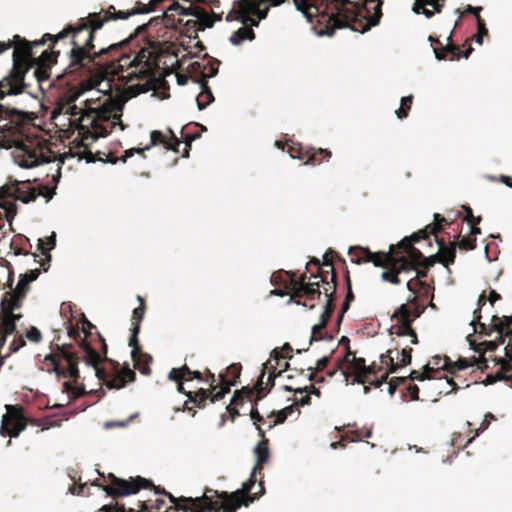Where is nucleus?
<instances>
[{
    "mask_svg": "<svg viewBox=\"0 0 512 512\" xmlns=\"http://www.w3.org/2000/svg\"><path fill=\"white\" fill-rule=\"evenodd\" d=\"M482 318L481 311L475 310L474 311V319L470 323L474 327V332L478 333L480 335L484 336H491L492 332H497V329H494L492 325L494 324L493 318L491 319V323L489 325H486L485 323H482L480 320Z\"/></svg>",
    "mask_w": 512,
    "mask_h": 512,
    "instance_id": "ea45409f",
    "label": "nucleus"
},
{
    "mask_svg": "<svg viewBox=\"0 0 512 512\" xmlns=\"http://www.w3.org/2000/svg\"><path fill=\"white\" fill-rule=\"evenodd\" d=\"M509 336L510 335H506V331H502V333L498 331V336L493 341H484L476 344L475 341L471 340L472 335H469L467 339L470 343L471 348L476 352L480 353L479 357H482L484 356V353L486 351H495L500 344H503L505 342V337Z\"/></svg>",
    "mask_w": 512,
    "mask_h": 512,
    "instance_id": "2f4dec72",
    "label": "nucleus"
},
{
    "mask_svg": "<svg viewBox=\"0 0 512 512\" xmlns=\"http://www.w3.org/2000/svg\"><path fill=\"white\" fill-rule=\"evenodd\" d=\"M319 283L322 282L324 284V294L328 299H332V303L335 304L336 300V288H337V277L336 273L331 274V280H327L326 275H322L319 277Z\"/></svg>",
    "mask_w": 512,
    "mask_h": 512,
    "instance_id": "79ce46f5",
    "label": "nucleus"
},
{
    "mask_svg": "<svg viewBox=\"0 0 512 512\" xmlns=\"http://www.w3.org/2000/svg\"><path fill=\"white\" fill-rule=\"evenodd\" d=\"M29 289V284L25 278L20 277L15 290L7 292L1 300L0 309V348L6 342L8 336L13 335L16 331V321L22 315L15 314L14 311L22 305V300Z\"/></svg>",
    "mask_w": 512,
    "mask_h": 512,
    "instance_id": "ddd939ff",
    "label": "nucleus"
},
{
    "mask_svg": "<svg viewBox=\"0 0 512 512\" xmlns=\"http://www.w3.org/2000/svg\"><path fill=\"white\" fill-rule=\"evenodd\" d=\"M141 14V11L139 10V7L135 4V6L126 12L124 11H117L113 5H110L106 10L101 9L99 12H92L89 13V18L93 21H100L101 22V28L104 26L105 23L111 21V20H118V19H127L130 16Z\"/></svg>",
    "mask_w": 512,
    "mask_h": 512,
    "instance_id": "b1692460",
    "label": "nucleus"
},
{
    "mask_svg": "<svg viewBox=\"0 0 512 512\" xmlns=\"http://www.w3.org/2000/svg\"><path fill=\"white\" fill-rule=\"evenodd\" d=\"M178 383L177 391L179 393H183L188 397L189 402H192L196 407L202 409L206 406V401L209 399L211 401V392L204 388H199L195 392L185 391L184 389V381L185 380H174Z\"/></svg>",
    "mask_w": 512,
    "mask_h": 512,
    "instance_id": "c85d7f7f",
    "label": "nucleus"
},
{
    "mask_svg": "<svg viewBox=\"0 0 512 512\" xmlns=\"http://www.w3.org/2000/svg\"><path fill=\"white\" fill-rule=\"evenodd\" d=\"M63 76H66L64 73L62 75L57 76V80L62 78ZM74 80H76L78 77L72 75ZM81 76L80 78H82ZM85 79H82L78 85H70L67 89L63 90L60 94L65 97V99L68 100L71 104L75 103V101L79 98V96L88 90L96 88L98 91L103 92L106 94V90L102 89L101 87V81L98 80V78H95L93 75V72L88 75L84 76Z\"/></svg>",
    "mask_w": 512,
    "mask_h": 512,
    "instance_id": "aec40b11",
    "label": "nucleus"
},
{
    "mask_svg": "<svg viewBox=\"0 0 512 512\" xmlns=\"http://www.w3.org/2000/svg\"><path fill=\"white\" fill-rule=\"evenodd\" d=\"M199 83L201 85L202 91L197 96L196 101L199 110H203L214 101V96L206 80H199Z\"/></svg>",
    "mask_w": 512,
    "mask_h": 512,
    "instance_id": "a19ab883",
    "label": "nucleus"
},
{
    "mask_svg": "<svg viewBox=\"0 0 512 512\" xmlns=\"http://www.w3.org/2000/svg\"><path fill=\"white\" fill-rule=\"evenodd\" d=\"M452 222H449L442 215L435 213L434 214V223L426 225L423 229L420 230V233H423L424 236L434 235L435 237L439 232L443 230V225H450Z\"/></svg>",
    "mask_w": 512,
    "mask_h": 512,
    "instance_id": "58836bf2",
    "label": "nucleus"
},
{
    "mask_svg": "<svg viewBox=\"0 0 512 512\" xmlns=\"http://www.w3.org/2000/svg\"><path fill=\"white\" fill-rule=\"evenodd\" d=\"M445 0H415L413 11L416 14H423L431 18L435 13H440L444 7Z\"/></svg>",
    "mask_w": 512,
    "mask_h": 512,
    "instance_id": "7c9ffc66",
    "label": "nucleus"
},
{
    "mask_svg": "<svg viewBox=\"0 0 512 512\" xmlns=\"http://www.w3.org/2000/svg\"><path fill=\"white\" fill-rule=\"evenodd\" d=\"M52 38L53 35L46 33L41 40L31 42L19 35L13 36V65L10 73L0 81V100L6 95H18L27 89L25 75L33 68V62L37 58L33 49L44 45L48 40L52 41Z\"/></svg>",
    "mask_w": 512,
    "mask_h": 512,
    "instance_id": "0eeeda50",
    "label": "nucleus"
},
{
    "mask_svg": "<svg viewBox=\"0 0 512 512\" xmlns=\"http://www.w3.org/2000/svg\"><path fill=\"white\" fill-rule=\"evenodd\" d=\"M95 326L89 321L87 320L85 317H83V320H82V332L85 334V337L84 338H81L80 337V331L78 328H75V327H71L68 334L71 338H73L74 340L78 341V338H80V341H79V345L82 343L83 340L87 341L86 338L91 335V329L94 328Z\"/></svg>",
    "mask_w": 512,
    "mask_h": 512,
    "instance_id": "49530a36",
    "label": "nucleus"
},
{
    "mask_svg": "<svg viewBox=\"0 0 512 512\" xmlns=\"http://www.w3.org/2000/svg\"><path fill=\"white\" fill-rule=\"evenodd\" d=\"M494 324L492 327L497 329L502 333V331H506V335L512 336V315L499 317L497 315L493 316Z\"/></svg>",
    "mask_w": 512,
    "mask_h": 512,
    "instance_id": "a18cd8bd",
    "label": "nucleus"
},
{
    "mask_svg": "<svg viewBox=\"0 0 512 512\" xmlns=\"http://www.w3.org/2000/svg\"><path fill=\"white\" fill-rule=\"evenodd\" d=\"M434 53L437 59L443 60L447 54H450V60H459L462 57V52L459 46L454 44H448L446 47L438 49L434 48Z\"/></svg>",
    "mask_w": 512,
    "mask_h": 512,
    "instance_id": "c03bdc74",
    "label": "nucleus"
},
{
    "mask_svg": "<svg viewBox=\"0 0 512 512\" xmlns=\"http://www.w3.org/2000/svg\"><path fill=\"white\" fill-rule=\"evenodd\" d=\"M393 350L389 349L385 354H381L380 360L382 364L390 366V372H396L399 368L407 366L411 363L412 359V348L403 347L401 350V360L398 362L394 361Z\"/></svg>",
    "mask_w": 512,
    "mask_h": 512,
    "instance_id": "bb28decb",
    "label": "nucleus"
},
{
    "mask_svg": "<svg viewBox=\"0 0 512 512\" xmlns=\"http://www.w3.org/2000/svg\"><path fill=\"white\" fill-rule=\"evenodd\" d=\"M242 366L240 363H232L226 368L225 373L219 375L220 389L213 395H211V402L215 403L224 398V396L230 392L232 386L237 384V380L240 378Z\"/></svg>",
    "mask_w": 512,
    "mask_h": 512,
    "instance_id": "4be33fe9",
    "label": "nucleus"
},
{
    "mask_svg": "<svg viewBox=\"0 0 512 512\" xmlns=\"http://www.w3.org/2000/svg\"><path fill=\"white\" fill-rule=\"evenodd\" d=\"M457 246L464 250H474L476 248V238L463 237L459 242H457Z\"/></svg>",
    "mask_w": 512,
    "mask_h": 512,
    "instance_id": "338daca9",
    "label": "nucleus"
},
{
    "mask_svg": "<svg viewBox=\"0 0 512 512\" xmlns=\"http://www.w3.org/2000/svg\"><path fill=\"white\" fill-rule=\"evenodd\" d=\"M346 370H353L355 373V382L364 384L366 383L364 370H366V361L364 358H358L353 355L350 364L346 366Z\"/></svg>",
    "mask_w": 512,
    "mask_h": 512,
    "instance_id": "e433bc0d",
    "label": "nucleus"
},
{
    "mask_svg": "<svg viewBox=\"0 0 512 512\" xmlns=\"http://www.w3.org/2000/svg\"><path fill=\"white\" fill-rule=\"evenodd\" d=\"M395 246L390 245L388 252H371L368 248L352 247L349 249L352 262L356 264L373 263L376 267H382V280L394 285L401 283L399 275L412 272V266L403 258H395Z\"/></svg>",
    "mask_w": 512,
    "mask_h": 512,
    "instance_id": "1a4fd4ad",
    "label": "nucleus"
},
{
    "mask_svg": "<svg viewBox=\"0 0 512 512\" xmlns=\"http://www.w3.org/2000/svg\"><path fill=\"white\" fill-rule=\"evenodd\" d=\"M491 420H495L494 415L492 413H487L485 415L480 427L476 430L474 436H472L471 438H469L467 440L464 447H466L475 438V436H478L480 432L486 430L489 427Z\"/></svg>",
    "mask_w": 512,
    "mask_h": 512,
    "instance_id": "052dcab7",
    "label": "nucleus"
},
{
    "mask_svg": "<svg viewBox=\"0 0 512 512\" xmlns=\"http://www.w3.org/2000/svg\"><path fill=\"white\" fill-rule=\"evenodd\" d=\"M140 33H134L126 40L119 51L107 54L100 63H96L93 69L95 78L101 81V85L105 83L104 90L111 91V81L117 76L119 80L125 84L132 83L135 80L144 81L129 86V90L133 95L145 93L149 91L154 83L156 73L159 70V61L161 56V49L155 42L148 43L147 47H142L131 58L130 53L123 51L128 41Z\"/></svg>",
    "mask_w": 512,
    "mask_h": 512,
    "instance_id": "f03ea898",
    "label": "nucleus"
},
{
    "mask_svg": "<svg viewBox=\"0 0 512 512\" xmlns=\"http://www.w3.org/2000/svg\"><path fill=\"white\" fill-rule=\"evenodd\" d=\"M170 136H166L159 130H154L150 134V145L145 148H131L125 151L122 156V162H126V160L133 156L135 153H143L145 150H148L150 146H156L162 144L166 150H171L174 152H179V146L181 144L180 140L175 136L171 129L168 130Z\"/></svg>",
    "mask_w": 512,
    "mask_h": 512,
    "instance_id": "a211bd4d",
    "label": "nucleus"
},
{
    "mask_svg": "<svg viewBox=\"0 0 512 512\" xmlns=\"http://www.w3.org/2000/svg\"><path fill=\"white\" fill-rule=\"evenodd\" d=\"M395 246L390 245L388 252H371L368 248L352 247L349 249L352 262L356 264L373 263L376 267H382V280L394 285L401 283L399 275L412 272V266L403 258H395Z\"/></svg>",
    "mask_w": 512,
    "mask_h": 512,
    "instance_id": "9d476101",
    "label": "nucleus"
},
{
    "mask_svg": "<svg viewBox=\"0 0 512 512\" xmlns=\"http://www.w3.org/2000/svg\"><path fill=\"white\" fill-rule=\"evenodd\" d=\"M64 391L71 394L73 398H79L85 394V390L83 386H73L70 381H66L63 383Z\"/></svg>",
    "mask_w": 512,
    "mask_h": 512,
    "instance_id": "4d7b16f0",
    "label": "nucleus"
},
{
    "mask_svg": "<svg viewBox=\"0 0 512 512\" xmlns=\"http://www.w3.org/2000/svg\"><path fill=\"white\" fill-rule=\"evenodd\" d=\"M334 353V350L331 351V353L327 356L322 357L319 359L316 363V367H309L307 370L310 372L309 374V380L316 381V382H323L324 377L317 378V373L322 372L329 364L330 359Z\"/></svg>",
    "mask_w": 512,
    "mask_h": 512,
    "instance_id": "37998d69",
    "label": "nucleus"
},
{
    "mask_svg": "<svg viewBox=\"0 0 512 512\" xmlns=\"http://www.w3.org/2000/svg\"><path fill=\"white\" fill-rule=\"evenodd\" d=\"M292 352H293V348L290 346L289 343H285L283 346H282V349L281 351L278 350L277 348L274 349L271 353V357H273L276 361V365H280V360L281 359H284V358H288V359H291L292 358Z\"/></svg>",
    "mask_w": 512,
    "mask_h": 512,
    "instance_id": "3c124183",
    "label": "nucleus"
},
{
    "mask_svg": "<svg viewBox=\"0 0 512 512\" xmlns=\"http://www.w3.org/2000/svg\"><path fill=\"white\" fill-rule=\"evenodd\" d=\"M324 329H325V327H323V324L314 325L312 328V333H311V337L309 340V344H312L313 341H318V340L323 339V337H324L323 330Z\"/></svg>",
    "mask_w": 512,
    "mask_h": 512,
    "instance_id": "774afa93",
    "label": "nucleus"
},
{
    "mask_svg": "<svg viewBox=\"0 0 512 512\" xmlns=\"http://www.w3.org/2000/svg\"><path fill=\"white\" fill-rule=\"evenodd\" d=\"M472 366H477L478 369L483 371L488 367L487 360L484 356L478 358L473 356L471 358H459L457 361H452L449 357L445 356L442 368L450 374H455L457 371L465 370Z\"/></svg>",
    "mask_w": 512,
    "mask_h": 512,
    "instance_id": "5701e85b",
    "label": "nucleus"
},
{
    "mask_svg": "<svg viewBox=\"0 0 512 512\" xmlns=\"http://www.w3.org/2000/svg\"><path fill=\"white\" fill-rule=\"evenodd\" d=\"M100 29L101 22L93 21L87 15L73 24H68L62 31L53 35V43L66 37L71 39L72 48L68 53L69 64L64 70L65 75L88 76L93 72L95 64L100 63V59L120 50L124 42L112 43L108 47L96 49L95 33Z\"/></svg>",
    "mask_w": 512,
    "mask_h": 512,
    "instance_id": "20e7f679",
    "label": "nucleus"
},
{
    "mask_svg": "<svg viewBox=\"0 0 512 512\" xmlns=\"http://www.w3.org/2000/svg\"><path fill=\"white\" fill-rule=\"evenodd\" d=\"M71 105L72 104L60 94L56 102V107L52 112V118L56 119L58 115L62 114Z\"/></svg>",
    "mask_w": 512,
    "mask_h": 512,
    "instance_id": "6e6d98bb",
    "label": "nucleus"
},
{
    "mask_svg": "<svg viewBox=\"0 0 512 512\" xmlns=\"http://www.w3.org/2000/svg\"><path fill=\"white\" fill-rule=\"evenodd\" d=\"M26 242H29V239L22 235H18L12 240L11 248L14 250L15 255H21V254L27 255L28 254V252L24 251V248H23V245Z\"/></svg>",
    "mask_w": 512,
    "mask_h": 512,
    "instance_id": "5fc2aeb1",
    "label": "nucleus"
},
{
    "mask_svg": "<svg viewBox=\"0 0 512 512\" xmlns=\"http://www.w3.org/2000/svg\"><path fill=\"white\" fill-rule=\"evenodd\" d=\"M164 506L165 501L157 499L153 504H149V501H138L139 509L127 508L123 503L115 502L104 505L100 510L102 512H151L152 510L159 512Z\"/></svg>",
    "mask_w": 512,
    "mask_h": 512,
    "instance_id": "393cba45",
    "label": "nucleus"
},
{
    "mask_svg": "<svg viewBox=\"0 0 512 512\" xmlns=\"http://www.w3.org/2000/svg\"><path fill=\"white\" fill-rule=\"evenodd\" d=\"M334 308H335V304L332 303V299H328L326 302V305H325V309L320 317L319 324H323V327L326 328V324H327L328 320L330 319V317L334 311Z\"/></svg>",
    "mask_w": 512,
    "mask_h": 512,
    "instance_id": "bf43d9fd",
    "label": "nucleus"
},
{
    "mask_svg": "<svg viewBox=\"0 0 512 512\" xmlns=\"http://www.w3.org/2000/svg\"><path fill=\"white\" fill-rule=\"evenodd\" d=\"M38 249L43 255H45V259L41 260L40 265L43 267L44 271H47L51 261V255L49 254V251L45 250V243L42 239H39L38 241Z\"/></svg>",
    "mask_w": 512,
    "mask_h": 512,
    "instance_id": "0e129e2a",
    "label": "nucleus"
},
{
    "mask_svg": "<svg viewBox=\"0 0 512 512\" xmlns=\"http://www.w3.org/2000/svg\"><path fill=\"white\" fill-rule=\"evenodd\" d=\"M497 364L500 366L495 375H488L487 380L493 383L497 380H511L512 379V364L508 363L505 359H498Z\"/></svg>",
    "mask_w": 512,
    "mask_h": 512,
    "instance_id": "4c0bfd02",
    "label": "nucleus"
},
{
    "mask_svg": "<svg viewBox=\"0 0 512 512\" xmlns=\"http://www.w3.org/2000/svg\"><path fill=\"white\" fill-rule=\"evenodd\" d=\"M289 367V363L288 362H285L284 363V366L283 368H281L278 372H276V364H272L271 361L269 360L268 362H266L265 364H263V369L262 371L265 372L266 369L270 370V373H269V376H268V382H267V385H269V388H268V391H270L275 382V378L279 375H281L282 372L286 371Z\"/></svg>",
    "mask_w": 512,
    "mask_h": 512,
    "instance_id": "de8ad7c7",
    "label": "nucleus"
},
{
    "mask_svg": "<svg viewBox=\"0 0 512 512\" xmlns=\"http://www.w3.org/2000/svg\"><path fill=\"white\" fill-rule=\"evenodd\" d=\"M306 149L302 147L299 143H293L289 146L288 152L292 158H297L300 160L306 159L307 155L305 154Z\"/></svg>",
    "mask_w": 512,
    "mask_h": 512,
    "instance_id": "13d9d810",
    "label": "nucleus"
},
{
    "mask_svg": "<svg viewBox=\"0 0 512 512\" xmlns=\"http://www.w3.org/2000/svg\"><path fill=\"white\" fill-rule=\"evenodd\" d=\"M220 62L216 59L208 60V72H206L207 66L201 64L200 62H193L189 65V71L191 73L200 74L202 76L201 80H206L209 77H213L218 73V67Z\"/></svg>",
    "mask_w": 512,
    "mask_h": 512,
    "instance_id": "f704fd0d",
    "label": "nucleus"
},
{
    "mask_svg": "<svg viewBox=\"0 0 512 512\" xmlns=\"http://www.w3.org/2000/svg\"><path fill=\"white\" fill-rule=\"evenodd\" d=\"M95 156H96V161L109 162L112 164H116L118 160L122 161V157L121 158L115 157L112 153L98 151L95 154Z\"/></svg>",
    "mask_w": 512,
    "mask_h": 512,
    "instance_id": "69168bd1",
    "label": "nucleus"
},
{
    "mask_svg": "<svg viewBox=\"0 0 512 512\" xmlns=\"http://www.w3.org/2000/svg\"><path fill=\"white\" fill-rule=\"evenodd\" d=\"M222 19V13L212 10L210 15L204 8L190 5L188 8L174 1L162 16L152 18L147 24L137 27L136 33H144L152 24H163L166 28L178 29L190 38H198V31L213 27L215 21Z\"/></svg>",
    "mask_w": 512,
    "mask_h": 512,
    "instance_id": "423d86ee",
    "label": "nucleus"
},
{
    "mask_svg": "<svg viewBox=\"0 0 512 512\" xmlns=\"http://www.w3.org/2000/svg\"><path fill=\"white\" fill-rule=\"evenodd\" d=\"M110 483L108 485H101L94 483L111 497H125L131 494H136L141 489H152L156 494H163L166 496L172 506L168 510L176 512H236L242 505L249 506L250 503L258 499L264 494L263 482L259 483V491L251 493L254 486V479L244 482L241 489L234 492H218L217 490L206 489L202 496L198 497H175L164 488L155 486L149 479L141 476L130 477L129 479H122L114 474L108 475Z\"/></svg>",
    "mask_w": 512,
    "mask_h": 512,
    "instance_id": "f257e3e1",
    "label": "nucleus"
},
{
    "mask_svg": "<svg viewBox=\"0 0 512 512\" xmlns=\"http://www.w3.org/2000/svg\"><path fill=\"white\" fill-rule=\"evenodd\" d=\"M285 0H237L233 9L227 14L226 20L240 21L243 26L235 31L230 41L233 45H240L245 40L255 38L252 26H258L259 21L265 19L270 6H279Z\"/></svg>",
    "mask_w": 512,
    "mask_h": 512,
    "instance_id": "6e6552de",
    "label": "nucleus"
},
{
    "mask_svg": "<svg viewBox=\"0 0 512 512\" xmlns=\"http://www.w3.org/2000/svg\"><path fill=\"white\" fill-rule=\"evenodd\" d=\"M191 373L192 370L186 364H184L180 368H172L171 371L169 372L168 378L170 380L188 381L191 380Z\"/></svg>",
    "mask_w": 512,
    "mask_h": 512,
    "instance_id": "8fccbe9b",
    "label": "nucleus"
},
{
    "mask_svg": "<svg viewBox=\"0 0 512 512\" xmlns=\"http://www.w3.org/2000/svg\"><path fill=\"white\" fill-rule=\"evenodd\" d=\"M305 154L307 155V157L304 164L310 165H319L324 161H329V159L332 156L331 151L328 149L313 147L307 148Z\"/></svg>",
    "mask_w": 512,
    "mask_h": 512,
    "instance_id": "c9c22d12",
    "label": "nucleus"
},
{
    "mask_svg": "<svg viewBox=\"0 0 512 512\" xmlns=\"http://www.w3.org/2000/svg\"><path fill=\"white\" fill-rule=\"evenodd\" d=\"M413 103V96L409 95L402 97L400 107L395 111L399 119H404L408 116Z\"/></svg>",
    "mask_w": 512,
    "mask_h": 512,
    "instance_id": "603ef678",
    "label": "nucleus"
},
{
    "mask_svg": "<svg viewBox=\"0 0 512 512\" xmlns=\"http://www.w3.org/2000/svg\"><path fill=\"white\" fill-rule=\"evenodd\" d=\"M297 10L312 22L317 18L325 29L321 34L332 35L336 29L349 27L364 33L379 24L382 0H293Z\"/></svg>",
    "mask_w": 512,
    "mask_h": 512,
    "instance_id": "7ed1b4c3",
    "label": "nucleus"
},
{
    "mask_svg": "<svg viewBox=\"0 0 512 512\" xmlns=\"http://www.w3.org/2000/svg\"><path fill=\"white\" fill-rule=\"evenodd\" d=\"M309 387L298 388L294 390L296 395L294 405L305 406L310 404L311 397L309 395Z\"/></svg>",
    "mask_w": 512,
    "mask_h": 512,
    "instance_id": "864d4df0",
    "label": "nucleus"
},
{
    "mask_svg": "<svg viewBox=\"0 0 512 512\" xmlns=\"http://www.w3.org/2000/svg\"><path fill=\"white\" fill-rule=\"evenodd\" d=\"M14 197L23 203H30L36 200L37 189L31 187L30 182H17L14 189Z\"/></svg>",
    "mask_w": 512,
    "mask_h": 512,
    "instance_id": "72a5a7b5",
    "label": "nucleus"
},
{
    "mask_svg": "<svg viewBox=\"0 0 512 512\" xmlns=\"http://www.w3.org/2000/svg\"><path fill=\"white\" fill-rule=\"evenodd\" d=\"M128 344L130 347H132L131 357L134 362V367L138 369L142 374H150V364L152 362V357L141 350L138 340L135 344H131V340H129Z\"/></svg>",
    "mask_w": 512,
    "mask_h": 512,
    "instance_id": "cd10ccee",
    "label": "nucleus"
},
{
    "mask_svg": "<svg viewBox=\"0 0 512 512\" xmlns=\"http://www.w3.org/2000/svg\"><path fill=\"white\" fill-rule=\"evenodd\" d=\"M72 344H56L52 352L44 357L42 370L55 373L58 378H71L77 383L80 378L79 355L72 350Z\"/></svg>",
    "mask_w": 512,
    "mask_h": 512,
    "instance_id": "f8f14e48",
    "label": "nucleus"
},
{
    "mask_svg": "<svg viewBox=\"0 0 512 512\" xmlns=\"http://www.w3.org/2000/svg\"><path fill=\"white\" fill-rule=\"evenodd\" d=\"M435 241L439 248V263L448 268L455 262L457 242H450V244L447 246L445 240L443 238H439L438 236H436Z\"/></svg>",
    "mask_w": 512,
    "mask_h": 512,
    "instance_id": "c756f323",
    "label": "nucleus"
},
{
    "mask_svg": "<svg viewBox=\"0 0 512 512\" xmlns=\"http://www.w3.org/2000/svg\"><path fill=\"white\" fill-rule=\"evenodd\" d=\"M287 417H288L287 412H285L283 410H279L278 412H271L270 415L268 416V418H274V420H272L269 423L268 428L271 429L274 426H276L277 424H282L283 422H285Z\"/></svg>",
    "mask_w": 512,
    "mask_h": 512,
    "instance_id": "680f3d73",
    "label": "nucleus"
},
{
    "mask_svg": "<svg viewBox=\"0 0 512 512\" xmlns=\"http://www.w3.org/2000/svg\"><path fill=\"white\" fill-rule=\"evenodd\" d=\"M424 310L425 308L419 305L416 296L408 299V303L401 304L393 313L391 318L395 321V325L390 328V334H396L399 337L409 336L411 344H418V336L412 328V323L421 316Z\"/></svg>",
    "mask_w": 512,
    "mask_h": 512,
    "instance_id": "4468645a",
    "label": "nucleus"
},
{
    "mask_svg": "<svg viewBox=\"0 0 512 512\" xmlns=\"http://www.w3.org/2000/svg\"><path fill=\"white\" fill-rule=\"evenodd\" d=\"M125 103L126 97L123 94H109L97 107H88L83 111L73 103L62 114L80 116L79 134L82 141H94L107 136L117 125L124 129L121 117Z\"/></svg>",
    "mask_w": 512,
    "mask_h": 512,
    "instance_id": "39448f33",
    "label": "nucleus"
},
{
    "mask_svg": "<svg viewBox=\"0 0 512 512\" xmlns=\"http://www.w3.org/2000/svg\"><path fill=\"white\" fill-rule=\"evenodd\" d=\"M345 281H346V285H347V293H346L344 302L341 307L339 319H341L343 317L344 313H346L349 310L350 304L352 301H354V298H355L354 293L352 291V284H351L349 271H346V273H345Z\"/></svg>",
    "mask_w": 512,
    "mask_h": 512,
    "instance_id": "09e8293b",
    "label": "nucleus"
},
{
    "mask_svg": "<svg viewBox=\"0 0 512 512\" xmlns=\"http://www.w3.org/2000/svg\"><path fill=\"white\" fill-rule=\"evenodd\" d=\"M426 238H428V236H424L423 233H420V230L409 237L403 238L397 245H394L395 258H403L412 266V271L421 267L424 255L420 250L413 246V243Z\"/></svg>",
    "mask_w": 512,
    "mask_h": 512,
    "instance_id": "dca6fc26",
    "label": "nucleus"
},
{
    "mask_svg": "<svg viewBox=\"0 0 512 512\" xmlns=\"http://www.w3.org/2000/svg\"><path fill=\"white\" fill-rule=\"evenodd\" d=\"M284 276L289 278L290 300L301 304L300 299L305 298L306 301L302 304L313 309L314 301L321 296L319 281H311L312 279H309L306 272L300 277H296L294 272H284Z\"/></svg>",
    "mask_w": 512,
    "mask_h": 512,
    "instance_id": "2eb2a0df",
    "label": "nucleus"
},
{
    "mask_svg": "<svg viewBox=\"0 0 512 512\" xmlns=\"http://www.w3.org/2000/svg\"><path fill=\"white\" fill-rule=\"evenodd\" d=\"M25 345L26 342L22 335L14 336L13 340L9 344V351L7 355L9 356L11 353L17 352L20 348L24 347Z\"/></svg>",
    "mask_w": 512,
    "mask_h": 512,
    "instance_id": "e2e57ef3",
    "label": "nucleus"
},
{
    "mask_svg": "<svg viewBox=\"0 0 512 512\" xmlns=\"http://www.w3.org/2000/svg\"><path fill=\"white\" fill-rule=\"evenodd\" d=\"M137 299L140 302V305L135 308L132 313V328L131 336L129 338V340H131V344H135L138 339V335L140 333V324L144 318L146 310L144 299L141 296H138Z\"/></svg>",
    "mask_w": 512,
    "mask_h": 512,
    "instance_id": "473e14b6",
    "label": "nucleus"
},
{
    "mask_svg": "<svg viewBox=\"0 0 512 512\" xmlns=\"http://www.w3.org/2000/svg\"><path fill=\"white\" fill-rule=\"evenodd\" d=\"M59 51L45 50L36 61L33 62L34 77L41 91H44V83L48 82L51 75V68L57 63Z\"/></svg>",
    "mask_w": 512,
    "mask_h": 512,
    "instance_id": "6ab92c4d",
    "label": "nucleus"
},
{
    "mask_svg": "<svg viewBox=\"0 0 512 512\" xmlns=\"http://www.w3.org/2000/svg\"><path fill=\"white\" fill-rule=\"evenodd\" d=\"M6 408L7 413L2 417L0 433L2 436L17 437L27 425L23 408L17 405H6Z\"/></svg>",
    "mask_w": 512,
    "mask_h": 512,
    "instance_id": "f3484780",
    "label": "nucleus"
},
{
    "mask_svg": "<svg viewBox=\"0 0 512 512\" xmlns=\"http://www.w3.org/2000/svg\"><path fill=\"white\" fill-rule=\"evenodd\" d=\"M258 434L262 438V440L257 444V446L254 449V453L256 455V464L253 467L251 476L248 481H251L254 479V484L256 483V473L261 472L263 469V465L268 462L270 457L269 452V440L265 438V431L258 427Z\"/></svg>",
    "mask_w": 512,
    "mask_h": 512,
    "instance_id": "a878e982",
    "label": "nucleus"
},
{
    "mask_svg": "<svg viewBox=\"0 0 512 512\" xmlns=\"http://www.w3.org/2000/svg\"><path fill=\"white\" fill-rule=\"evenodd\" d=\"M264 371H261L256 384L250 388L248 386L242 387L236 390L231 399V404L236 406H242L245 400L253 401L254 405H257L266 395V388L264 387Z\"/></svg>",
    "mask_w": 512,
    "mask_h": 512,
    "instance_id": "412c9836",
    "label": "nucleus"
},
{
    "mask_svg": "<svg viewBox=\"0 0 512 512\" xmlns=\"http://www.w3.org/2000/svg\"><path fill=\"white\" fill-rule=\"evenodd\" d=\"M80 349L84 353L86 364L95 369L96 376L108 389H121L128 383L136 380V373L130 369L128 364L124 365L121 369L113 365L114 372L112 374H109L104 368H100L99 364L102 362V355L88 341L83 340L80 344Z\"/></svg>",
    "mask_w": 512,
    "mask_h": 512,
    "instance_id": "9b49d317",
    "label": "nucleus"
}]
</instances>
